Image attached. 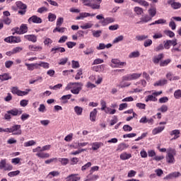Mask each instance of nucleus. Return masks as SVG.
<instances>
[{"label":"nucleus","mask_w":181,"mask_h":181,"mask_svg":"<svg viewBox=\"0 0 181 181\" xmlns=\"http://www.w3.org/2000/svg\"><path fill=\"white\" fill-rule=\"evenodd\" d=\"M164 33L166 36H168L169 37H175V33L170 30H164Z\"/></svg>","instance_id":"ea45409f"},{"label":"nucleus","mask_w":181,"mask_h":181,"mask_svg":"<svg viewBox=\"0 0 181 181\" xmlns=\"http://www.w3.org/2000/svg\"><path fill=\"white\" fill-rule=\"evenodd\" d=\"M119 158L122 160H127L128 159H131V158H132V155H131V153L124 152L120 154Z\"/></svg>","instance_id":"4be33fe9"},{"label":"nucleus","mask_w":181,"mask_h":181,"mask_svg":"<svg viewBox=\"0 0 181 181\" xmlns=\"http://www.w3.org/2000/svg\"><path fill=\"white\" fill-rule=\"evenodd\" d=\"M133 2H136L139 4L141 6H145L146 8L149 6V3L145 0H132Z\"/></svg>","instance_id":"a878e982"},{"label":"nucleus","mask_w":181,"mask_h":181,"mask_svg":"<svg viewBox=\"0 0 181 181\" xmlns=\"http://www.w3.org/2000/svg\"><path fill=\"white\" fill-rule=\"evenodd\" d=\"M168 5H170L173 9H180L181 8V4L180 2H176L175 0H168Z\"/></svg>","instance_id":"9d476101"},{"label":"nucleus","mask_w":181,"mask_h":181,"mask_svg":"<svg viewBox=\"0 0 181 181\" xmlns=\"http://www.w3.org/2000/svg\"><path fill=\"white\" fill-rule=\"evenodd\" d=\"M141 56V53H139V51H135L132 52L129 54V59H135L136 57H139Z\"/></svg>","instance_id":"c85d7f7f"},{"label":"nucleus","mask_w":181,"mask_h":181,"mask_svg":"<svg viewBox=\"0 0 181 181\" xmlns=\"http://www.w3.org/2000/svg\"><path fill=\"white\" fill-rule=\"evenodd\" d=\"M16 4L18 9H21L18 11V13L22 16L25 15L26 13V9H28V6L22 1H16Z\"/></svg>","instance_id":"7ed1b4c3"},{"label":"nucleus","mask_w":181,"mask_h":181,"mask_svg":"<svg viewBox=\"0 0 181 181\" xmlns=\"http://www.w3.org/2000/svg\"><path fill=\"white\" fill-rule=\"evenodd\" d=\"M105 112L106 114H110V115H112L117 112V110L115 109H111V107H107Z\"/></svg>","instance_id":"c03bdc74"},{"label":"nucleus","mask_w":181,"mask_h":181,"mask_svg":"<svg viewBox=\"0 0 181 181\" xmlns=\"http://www.w3.org/2000/svg\"><path fill=\"white\" fill-rule=\"evenodd\" d=\"M132 76V80H138L142 76V74H136V73H133L130 74Z\"/></svg>","instance_id":"8fccbe9b"},{"label":"nucleus","mask_w":181,"mask_h":181,"mask_svg":"<svg viewBox=\"0 0 181 181\" xmlns=\"http://www.w3.org/2000/svg\"><path fill=\"white\" fill-rule=\"evenodd\" d=\"M81 177L78 174H71L65 178V181H80Z\"/></svg>","instance_id":"1a4fd4ad"},{"label":"nucleus","mask_w":181,"mask_h":181,"mask_svg":"<svg viewBox=\"0 0 181 181\" xmlns=\"http://www.w3.org/2000/svg\"><path fill=\"white\" fill-rule=\"evenodd\" d=\"M174 97L176 100L181 98V90L178 89L174 92Z\"/></svg>","instance_id":"49530a36"},{"label":"nucleus","mask_w":181,"mask_h":181,"mask_svg":"<svg viewBox=\"0 0 181 181\" xmlns=\"http://www.w3.org/2000/svg\"><path fill=\"white\" fill-rule=\"evenodd\" d=\"M165 84H168V80L166 79H161L158 81H157L156 83H154V86H165Z\"/></svg>","instance_id":"e433bc0d"},{"label":"nucleus","mask_w":181,"mask_h":181,"mask_svg":"<svg viewBox=\"0 0 181 181\" xmlns=\"http://www.w3.org/2000/svg\"><path fill=\"white\" fill-rule=\"evenodd\" d=\"M81 2L84 5V6H88L90 9L94 11L97 10V6L94 3V0H81Z\"/></svg>","instance_id":"39448f33"},{"label":"nucleus","mask_w":181,"mask_h":181,"mask_svg":"<svg viewBox=\"0 0 181 181\" xmlns=\"http://www.w3.org/2000/svg\"><path fill=\"white\" fill-rule=\"evenodd\" d=\"M146 103H148V101H158V98L156 97L153 96V95H149L146 97L145 99Z\"/></svg>","instance_id":"f704fd0d"},{"label":"nucleus","mask_w":181,"mask_h":181,"mask_svg":"<svg viewBox=\"0 0 181 181\" xmlns=\"http://www.w3.org/2000/svg\"><path fill=\"white\" fill-rule=\"evenodd\" d=\"M87 177L88 179L85 180L84 181H95L99 179L100 176H98V175H94L91 176V175L89 174Z\"/></svg>","instance_id":"c756f323"},{"label":"nucleus","mask_w":181,"mask_h":181,"mask_svg":"<svg viewBox=\"0 0 181 181\" xmlns=\"http://www.w3.org/2000/svg\"><path fill=\"white\" fill-rule=\"evenodd\" d=\"M56 32H59V33H64V32H66V28H60V26H57L53 30L54 33H56Z\"/></svg>","instance_id":"c9c22d12"},{"label":"nucleus","mask_w":181,"mask_h":181,"mask_svg":"<svg viewBox=\"0 0 181 181\" xmlns=\"http://www.w3.org/2000/svg\"><path fill=\"white\" fill-rule=\"evenodd\" d=\"M7 132L12 135H22V126L21 124H14L10 128H7Z\"/></svg>","instance_id":"f03ea898"},{"label":"nucleus","mask_w":181,"mask_h":181,"mask_svg":"<svg viewBox=\"0 0 181 181\" xmlns=\"http://www.w3.org/2000/svg\"><path fill=\"white\" fill-rule=\"evenodd\" d=\"M31 90L30 89H26L25 91H22L21 90H18V97H23V95H28L29 93H30Z\"/></svg>","instance_id":"72a5a7b5"},{"label":"nucleus","mask_w":181,"mask_h":181,"mask_svg":"<svg viewBox=\"0 0 181 181\" xmlns=\"http://www.w3.org/2000/svg\"><path fill=\"white\" fill-rule=\"evenodd\" d=\"M48 20L49 22H54L56 21V16L52 13H49L48 15Z\"/></svg>","instance_id":"6e6d98bb"},{"label":"nucleus","mask_w":181,"mask_h":181,"mask_svg":"<svg viewBox=\"0 0 181 181\" xmlns=\"http://www.w3.org/2000/svg\"><path fill=\"white\" fill-rule=\"evenodd\" d=\"M134 12H136V15H142L144 13V9L141 7H135Z\"/></svg>","instance_id":"603ef678"},{"label":"nucleus","mask_w":181,"mask_h":181,"mask_svg":"<svg viewBox=\"0 0 181 181\" xmlns=\"http://www.w3.org/2000/svg\"><path fill=\"white\" fill-rule=\"evenodd\" d=\"M149 21H152V18L151 16L145 15L144 17L141 18V21L137 22V23H147V22H149Z\"/></svg>","instance_id":"b1692460"},{"label":"nucleus","mask_w":181,"mask_h":181,"mask_svg":"<svg viewBox=\"0 0 181 181\" xmlns=\"http://www.w3.org/2000/svg\"><path fill=\"white\" fill-rule=\"evenodd\" d=\"M25 64L27 66L28 70H30V71H33V70H35V66H36V64H28V63H25Z\"/></svg>","instance_id":"13d9d810"},{"label":"nucleus","mask_w":181,"mask_h":181,"mask_svg":"<svg viewBox=\"0 0 181 181\" xmlns=\"http://www.w3.org/2000/svg\"><path fill=\"white\" fill-rule=\"evenodd\" d=\"M4 42H6V43H21L22 40L21 39V37L10 36L6 37Z\"/></svg>","instance_id":"423d86ee"},{"label":"nucleus","mask_w":181,"mask_h":181,"mask_svg":"<svg viewBox=\"0 0 181 181\" xmlns=\"http://www.w3.org/2000/svg\"><path fill=\"white\" fill-rule=\"evenodd\" d=\"M38 111H39V112H42V113L46 112V106L45 105V104L40 105Z\"/></svg>","instance_id":"774afa93"},{"label":"nucleus","mask_w":181,"mask_h":181,"mask_svg":"<svg viewBox=\"0 0 181 181\" xmlns=\"http://www.w3.org/2000/svg\"><path fill=\"white\" fill-rule=\"evenodd\" d=\"M67 62H69V58H62L59 60L58 64H59V66H64Z\"/></svg>","instance_id":"052dcab7"},{"label":"nucleus","mask_w":181,"mask_h":181,"mask_svg":"<svg viewBox=\"0 0 181 181\" xmlns=\"http://www.w3.org/2000/svg\"><path fill=\"white\" fill-rule=\"evenodd\" d=\"M2 169H4V170H12L13 167L10 164L6 163V158H4L0 161V170H2Z\"/></svg>","instance_id":"20e7f679"},{"label":"nucleus","mask_w":181,"mask_h":181,"mask_svg":"<svg viewBox=\"0 0 181 181\" xmlns=\"http://www.w3.org/2000/svg\"><path fill=\"white\" fill-rule=\"evenodd\" d=\"M170 135L171 136H173L174 135V137L172 139V140L173 139H177V138H179L180 136V130L179 129H175V130H173L170 133Z\"/></svg>","instance_id":"aec40b11"},{"label":"nucleus","mask_w":181,"mask_h":181,"mask_svg":"<svg viewBox=\"0 0 181 181\" xmlns=\"http://www.w3.org/2000/svg\"><path fill=\"white\" fill-rule=\"evenodd\" d=\"M59 162L62 163L63 166H66L69 163V158H59Z\"/></svg>","instance_id":"de8ad7c7"},{"label":"nucleus","mask_w":181,"mask_h":181,"mask_svg":"<svg viewBox=\"0 0 181 181\" xmlns=\"http://www.w3.org/2000/svg\"><path fill=\"white\" fill-rule=\"evenodd\" d=\"M70 98H71V94L63 95L60 100H62L63 104H67L69 103L67 100H70Z\"/></svg>","instance_id":"7c9ffc66"},{"label":"nucleus","mask_w":181,"mask_h":181,"mask_svg":"<svg viewBox=\"0 0 181 181\" xmlns=\"http://www.w3.org/2000/svg\"><path fill=\"white\" fill-rule=\"evenodd\" d=\"M45 46H50L52 43H53V40L49 38V37H45L43 42Z\"/></svg>","instance_id":"79ce46f5"},{"label":"nucleus","mask_w":181,"mask_h":181,"mask_svg":"<svg viewBox=\"0 0 181 181\" xmlns=\"http://www.w3.org/2000/svg\"><path fill=\"white\" fill-rule=\"evenodd\" d=\"M67 47L69 49H73V47H74V46H76V45H77V43H76L75 42H67L66 43Z\"/></svg>","instance_id":"69168bd1"},{"label":"nucleus","mask_w":181,"mask_h":181,"mask_svg":"<svg viewBox=\"0 0 181 181\" xmlns=\"http://www.w3.org/2000/svg\"><path fill=\"white\" fill-rule=\"evenodd\" d=\"M104 144L101 142H94L92 144V149L93 151H98V149H100L101 146H103Z\"/></svg>","instance_id":"393cba45"},{"label":"nucleus","mask_w":181,"mask_h":181,"mask_svg":"<svg viewBox=\"0 0 181 181\" xmlns=\"http://www.w3.org/2000/svg\"><path fill=\"white\" fill-rule=\"evenodd\" d=\"M163 57H165L163 54H159L158 56H155L153 58V62L154 63V64H159V62H160V60H162Z\"/></svg>","instance_id":"a211bd4d"},{"label":"nucleus","mask_w":181,"mask_h":181,"mask_svg":"<svg viewBox=\"0 0 181 181\" xmlns=\"http://www.w3.org/2000/svg\"><path fill=\"white\" fill-rule=\"evenodd\" d=\"M34 145H36V141H35V140H30L24 143V146L25 148H28L29 146H33Z\"/></svg>","instance_id":"4c0bfd02"},{"label":"nucleus","mask_w":181,"mask_h":181,"mask_svg":"<svg viewBox=\"0 0 181 181\" xmlns=\"http://www.w3.org/2000/svg\"><path fill=\"white\" fill-rule=\"evenodd\" d=\"M148 36L146 35H136V40H139V42H141L142 40H146L148 39Z\"/></svg>","instance_id":"37998d69"},{"label":"nucleus","mask_w":181,"mask_h":181,"mask_svg":"<svg viewBox=\"0 0 181 181\" xmlns=\"http://www.w3.org/2000/svg\"><path fill=\"white\" fill-rule=\"evenodd\" d=\"M93 2L96 6V10L101 9V2H103V0H93Z\"/></svg>","instance_id":"09e8293b"},{"label":"nucleus","mask_w":181,"mask_h":181,"mask_svg":"<svg viewBox=\"0 0 181 181\" xmlns=\"http://www.w3.org/2000/svg\"><path fill=\"white\" fill-rule=\"evenodd\" d=\"M112 63L115 65H110L111 67L115 69V68H121L123 67L124 66H127V62H122L119 59H112Z\"/></svg>","instance_id":"6e6552de"},{"label":"nucleus","mask_w":181,"mask_h":181,"mask_svg":"<svg viewBox=\"0 0 181 181\" xmlns=\"http://www.w3.org/2000/svg\"><path fill=\"white\" fill-rule=\"evenodd\" d=\"M175 156H176V150L172 148H168L167 150V155H166L167 163L173 165V163L176 162V160H175Z\"/></svg>","instance_id":"f257e3e1"},{"label":"nucleus","mask_w":181,"mask_h":181,"mask_svg":"<svg viewBox=\"0 0 181 181\" xmlns=\"http://www.w3.org/2000/svg\"><path fill=\"white\" fill-rule=\"evenodd\" d=\"M77 87H83V83L81 82H78V83H69L67 84V86L65 88V90L66 91H69V90H76Z\"/></svg>","instance_id":"0eeeda50"},{"label":"nucleus","mask_w":181,"mask_h":181,"mask_svg":"<svg viewBox=\"0 0 181 181\" xmlns=\"http://www.w3.org/2000/svg\"><path fill=\"white\" fill-rule=\"evenodd\" d=\"M19 173H21V171L19 170L11 171L8 173V176H9V177H15V176H18Z\"/></svg>","instance_id":"a18cd8bd"},{"label":"nucleus","mask_w":181,"mask_h":181,"mask_svg":"<svg viewBox=\"0 0 181 181\" xmlns=\"http://www.w3.org/2000/svg\"><path fill=\"white\" fill-rule=\"evenodd\" d=\"M28 49L29 50H30V52H41L43 47H42V46H40V45L37 46V45H30L28 46Z\"/></svg>","instance_id":"f3484780"},{"label":"nucleus","mask_w":181,"mask_h":181,"mask_svg":"<svg viewBox=\"0 0 181 181\" xmlns=\"http://www.w3.org/2000/svg\"><path fill=\"white\" fill-rule=\"evenodd\" d=\"M123 130L125 132H131V131H132V127H131L128 124H125L123 126Z\"/></svg>","instance_id":"e2e57ef3"},{"label":"nucleus","mask_w":181,"mask_h":181,"mask_svg":"<svg viewBox=\"0 0 181 181\" xmlns=\"http://www.w3.org/2000/svg\"><path fill=\"white\" fill-rule=\"evenodd\" d=\"M168 110V105H163L160 108L158 109V111L160 112H166Z\"/></svg>","instance_id":"5fc2aeb1"},{"label":"nucleus","mask_w":181,"mask_h":181,"mask_svg":"<svg viewBox=\"0 0 181 181\" xmlns=\"http://www.w3.org/2000/svg\"><path fill=\"white\" fill-rule=\"evenodd\" d=\"M20 33L21 35H25V33H28V25L21 24L20 26Z\"/></svg>","instance_id":"bb28decb"},{"label":"nucleus","mask_w":181,"mask_h":181,"mask_svg":"<svg viewBox=\"0 0 181 181\" xmlns=\"http://www.w3.org/2000/svg\"><path fill=\"white\" fill-rule=\"evenodd\" d=\"M88 16H95V13H80L78 16L76 17V21H80V19H83L84 18H88Z\"/></svg>","instance_id":"2eb2a0df"},{"label":"nucleus","mask_w":181,"mask_h":181,"mask_svg":"<svg viewBox=\"0 0 181 181\" xmlns=\"http://www.w3.org/2000/svg\"><path fill=\"white\" fill-rule=\"evenodd\" d=\"M12 76L9 73H4L3 74H0V80L1 81H6L8 80H11Z\"/></svg>","instance_id":"dca6fc26"},{"label":"nucleus","mask_w":181,"mask_h":181,"mask_svg":"<svg viewBox=\"0 0 181 181\" xmlns=\"http://www.w3.org/2000/svg\"><path fill=\"white\" fill-rule=\"evenodd\" d=\"M170 62H171L170 59L160 61V67H165V66H168V64H169V63H170Z\"/></svg>","instance_id":"a19ab883"},{"label":"nucleus","mask_w":181,"mask_h":181,"mask_svg":"<svg viewBox=\"0 0 181 181\" xmlns=\"http://www.w3.org/2000/svg\"><path fill=\"white\" fill-rule=\"evenodd\" d=\"M165 129V126L158 127L153 129L152 134L153 135H158V134H160L162 131Z\"/></svg>","instance_id":"412c9836"},{"label":"nucleus","mask_w":181,"mask_h":181,"mask_svg":"<svg viewBox=\"0 0 181 181\" xmlns=\"http://www.w3.org/2000/svg\"><path fill=\"white\" fill-rule=\"evenodd\" d=\"M22 112H23L18 108H13L8 110V114H10V115L12 117H18V115H21Z\"/></svg>","instance_id":"ddd939ff"},{"label":"nucleus","mask_w":181,"mask_h":181,"mask_svg":"<svg viewBox=\"0 0 181 181\" xmlns=\"http://www.w3.org/2000/svg\"><path fill=\"white\" fill-rule=\"evenodd\" d=\"M97 109H94L92 112L90 113V120L92 121V122H95L97 119Z\"/></svg>","instance_id":"6ab92c4d"},{"label":"nucleus","mask_w":181,"mask_h":181,"mask_svg":"<svg viewBox=\"0 0 181 181\" xmlns=\"http://www.w3.org/2000/svg\"><path fill=\"white\" fill-rule=\"evenodd\" d=\"M24 39L28 40V42H33V43L37 42V37L35 35H24Z\"/></svg>","instance_id":"4468645a"},{"label":"nucleus","mask_w":181,"mask_h":181,"mask_svg":"<svg viewBox=\"0 0 181 181\" xmlns=\"http://www.w3.org/2000/svg\"><path fill=\"white\" fill-rule=\"evenodd\" d=\"M74 111H75L76 115H81V114H83V107H78V106H75Z\"/></svg>","instance_id":"58836bf2"},{"label":"nucleus","mask_w":181,"mask_h":181,"mask_svg":"<svg viewBox=\"0 0 181 181\" xmlns=\"http://www.w3.org/2000/svg\"><path fill=\"white\" fill-rule=\"evenodd\" d=\"M37 66H40V67H43V69H49V63L47 62H40L37 64Z\"/></svg>","instance_id":"680f3d73"},{"label":"nucleus","mask_w":181,"mask_h":181,"mask_svg":"<svg viewBox=\"0 0 181 181\" xmlns=\"http://www.w3.org/2000/svg\"><path fill=\"white\" fill-rule=\"evenodd\" d=\"M122 40H124V35H119L113 40V43H118L122 42Z\"/></svg>","instance_id":"0e129e2a"},{"label":"nucleus","mask_w":181,"mask_h":181,"mask_svg":"<svg viewBox=\"0 0 181 181\" xmlns=\"http://www.w3.org/2000/svg\"><path fill=\"white\" fill-rule=\"evenodd\" d=\"M152 43H153L152 40L148 39L144 41V47H149V46H151Z\"/></svg>","instance_id":"bf43d9fd"},{"label":"nucleus","mask_w":181,"mask_h":181,"mask_svg":"<svg viewBox=\"0 0 181 181\" xmlns=\"http://www.w3.org/2000/svg\"><path fill=\"white\" fill-rule=\"evenodd\" d=\"M148 14L151 18L156 16V7H151L148 9Z\"/></svg>","instance_id":"473e14b6"},{"label":"nucleus","mask_w":181,"mask_h":181,"mask_svg":"<svg viewBox=\"0 0 181 181\" xmlns=\"http://www.w3.org/2000/svg\"><path fill=\"white\" fill-rule=\"evenodd\" d=\"M42 19L37 16H33L28 18V23H42Z\"/></svg>","instance_id":"9b49d317"},{"label":"nucleus","mask_w":181,"mask_h":181,"mask_svg":"<svg viewBox=\"0 0 181 181\" xmlns=\"http://www.w3.org/2000/svg\"><path fill=\"white\" fill-rule=\"evenodd\" d=\"M2 22H4L5 25H11L12 20H11V18L8 17H4Z\"/></svg>","instance_id":"4d7b16f0"},{"label":"nucleus","mask_w":181,"mask_h":181,"mask_svg":"<svg viewBox=\"0 0 181 181\" xmlns=\"http://www.w3.org/2000/svg\"><path fill=\"white\" fill-rule=\"evenodd\" d=\"M181 176V173L180 172H173L168 175H167L165 177V180H169L170 179H173V177H180Z\"/></svg>","instance_id":"f8f14e48"},{"label":"nucleus","mask_w":181,"mask_h":181,"mask_svg":"<svg viewBox=\"0 0 181 181\" xmlns=\"http://www.w3.org/2000/svg\"><path fill=\"white\" fill-rule=\"evenodd\" d=\"M166 78H168V80H170V81H175V80H180V77L173 76V74L172 72H168L166 74Z\"/></svg>","instance_id":"5701e85b"},{"label":"nucleus","mask_w":181,"mask_h":181,"mask_svg":"<svg viewBox=\"0 0 181 181\" xmlns=\"http://www.w3.org/2000/svg\"><path fill=\"white\" fill-rule=\"evenodd\" d=\"M29 118H30V115L29 114H27V113H23L21 116V119L23 122L26 121V119H29Z\"/></svg>","instance_id":"864d4df0"},{"label":"nucleus","mask_w":181,"mask_h":181,"mask_svg":"<svg viewBox=\"0 0 181 181\" xmlns=\"http://www.w3.org/2000/svg\"><path fill=\"white\" fill-rule=\"evenodd\" d=\"M129 146L125 143H122L119 144L117 151H119V152H122V151L127 149Z\"/></svg>","instance_id":"cd10ccee"},{"label":"nucleus","mask_w":181,"mask_h":181,"mask_svg":"<svg viewBox=\"0 0 181 181\" xmlns=\"http://www.w3.org/2000/svg\"><path fill=\"white\" fill-rule=\"evenodd\" d=\"M163 46H164V49H166V50H169V49H170V41H169V40L164 41Z\"/></svg>","instance_id":"338daca9"},{"label":"nucleus","mask_w":181,"mask_h":181,"mask_svg":"<svg viewBox=\"0 0 181 181\" xmlns=\"http://www.w3.org/2000/svg\"><path fill=\"white\" fill-rule=\"evenodd\" d=\"M93 36L94 37H100L101 36V33H103V31L101 30H93L92 31Z\"/></svg>","instance_id":"3c124183"},{"label":"nucleus","mask_w":181,"mask_h":181,"mask_svg":"<svg viewBox=\"0 0 181 181\" xmlns=\"http://www.w3.org/2000/svg\"><path fill=\"white\" fill-rule=\"evenodd\" d=\"M36 156H37L38 158H41L42 159H45L49 158L50 156V154L47 153L39 152L36 154Z\"/></svg>","instance_id":"2f4dec72"}]
</instances>
